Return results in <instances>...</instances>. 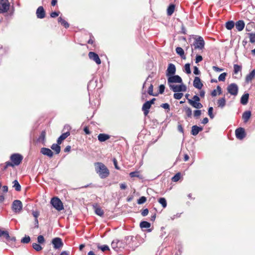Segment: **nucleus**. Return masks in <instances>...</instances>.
<instances>
[{"instance_id": "4", "label": "nucleus", "mask_w": 255, "mask_h": 255, "mask_svg": "<svg viewBox=\"0 0 255 255\" xmlns=\"http://www.w3.org/2000/svg\"><path fill=\"white\" fill-rule=\"evenodd\" d=\"M50 203L53 207L58 211H60L64 209L62 202L57 197L52 198Z\"/></svg>"}, {"instance_id": "62", "label": "nucleus", "mask_w": 255, "mask_h": 255, "mask_svg": "<svg viewBox=\"0 0 255 255\" xmlns=\"http://www.w3.org/2000/svg\"><path fill=\"white\" fill-rule=\"evenodd\" d=\"M165 89V87L163 85H160L159 87V93L160 94H162Z\"/></svg>"}, {"instance_id": "46", "label": "nucleus", "mask_w": 255, "mask_h": 255, "mask_svg": "<svg viewBox=\"0 0 255 255\" xmlns=\"http://www.w3.org/2000/svg\"><path fill=\"white\" fill-rule=\"evenodd\" d=\"M183 96V94L182 93H176V92H175V93H174V95H173V97L175 99L180 100V99H181L182 98Z\"/></svg>"}, {"instance_id": "18", "label": "nucleus", "mask_w": 255, "mask_h": 255, "mask_svg": "<svg viewBox=\"0 0 255 255\" xmlns=\"http://www.w3.org/2000/svg\"><path fill=\"white\" fill-rule=\"evenodd\" d=\"M203 130V128L201 127H198L196 125L193 126L192 127L191 133L193 135H197L199 132Z\"/></svg>"}, {"instance_id": "35", "label": "nucleus", "mask_w": 255, "mask_h": 255, "mask_svg": "<svg viewBox=\"0 0 255 255\" xmlns=\"http://www.w3.org/2000/svg\"><path fill=\"white\" fill-rule=\"evenodd\" d=\"M13 187L15 188V190L17 191H19L21 190V186L19 184L17 180H15L13 182Z\"/></svg>"}, {"instance_id": "6", "label": "nucleus", "mask_w": 255, "mask_h": 255, "mask_svg": "<svg viewBox=\"0 0 255 255\" xmlns=\"http://www.w3.org/2000/svg\"><path fill=\"white\" fill-rule=\"evenodd\" d=\"M179 85L169 84V87L174 92H185L187 90L186 86L182 83Z\"/></svg>"}, {"instance_id": "1", "label": "nucleus", "mask_w": 255, "mask_h": 255, "mask_svg": "<svg viewBox=\"0 0 255 255\" xmlns=\"http://www.w3.org/2000/svg\"><path fill=\"white\" fill-rule=\"evenodd\" d=\"M97 173L101 179H106L110 175V171L103 163L97 162Z\"/></svg>"}, {"instance_id": "14", "label": "nucleus", "mask_w": 255, "mask_h": 255, "mask_svg": "<svg viewBox=\"0 0 255 255\" xmlns=\"http://www.w3.org/2000/svg\"><path fill=\"white\" fill-rule=\"evenodd\" d=\"M36 16L38 18H43L45 16V12L42 6L38 7L36 12Z\"/></svg>"}, {"instance_id": "48", "label": "nucleus", "mask_w": 255, "mask_h": 255, "mask_svg": "<svg viewBox=\"0 0 255 255\" xmlns=\"http://www.w3.org/2000/svg\"><path fill=\"white\" fill-rule=\"evenodd\" d=\"M213 107H210L208 108V114L209 116L210 117V118L211 119H213L214 118V115L213 114Z\"/></svg>"}, {"instance_id": "56", "label": "nucleus", "mask_w": 255, "mask_h": 255, "mask_svg": "<svg viewBox=\"0 0 255 255\" xmlns=\"http://www.w3.org/2000/svg\"><path fill=\"white\" fill-rule=\"evenodd\" d=\"M148 93L150 95L154 96L153 94V85L150 84L148 89Z\"/></svg>"}, {"instance_id": "34", "label": "nucleus", "mask_w": 255, "mask_h": 255, "mask_svg": "<svg viewBox=\"0 0 255 255\" xmlns=\"http://www.w3.org/2000/svg\"><path fill=\"white\" fill-rule=\"evenodd\" d=\"M235 26V23L233 21H229L226 23V27L228 30L232 29Z\"/></svg>"}, {"instance_id": "7", "label": "nucleus", "mask_w": 255, "mask_h": 255, "mask_svg": "<svg viewBox=\"0 0 255 255\" xmlns=\"http://www.w3.org/2000/svg\"><path fill=\"white\" fill-rule=\"evenodd\" d=\"M227 90L231 95L236 96L238 93L239 88L236 84L232 83L228 86Z\"/></svg>"}, {"instance_id": "37", "label": "nucleus", "mask_w": 255, "mask_h": 255, "mask_svg": "<svg viewBox=\"0 0 255 255\" xmlns=\"http://www.w3.org/2000/svg\"><path fill=\"white\" fill-rule=\"evenodd\" d=\"M134 237L133 236H129L125 238L124 242L127 245H129L133 241Z\"/></svg>"}, {"instance_id": "43", "label": "nucleus", "mask_w": 255, "mask_h": 255, "mask_svg": "<svg viewBox=\"0 0 255 255\" xmlns=\"http://www.w3.org/2000/svg\"><path fill=\"white\" fill-rule=\"evenodd\" d=\"M227 75V74L226 72L221 74L218 77L219 81H222V82L225 81Z\"/></svg>"}, {"instance_id": "19", "label": "nucleus", "mask_w": 255, "mask_h": 255, "mask_svg": "<svg viewBox=\"0 0 255 255\" xmlns=\"http://www.w3.org/2000/svg\"><path fill=\"white\" fill-rule=\"evenodd\" d=\"M255 77V69L252 70L249 74H248L245 79L246 83H249Z\"/></svg>"}, {"instance_id": "12", "label": "nucleus", "mask_w": 255, "mask_h": 255, "mask_svg": "<svg viewBox=\"0 0 255 255\" xmlns=\"http://www.w3.org/2000/svg\"><path fill=\"white\" fill-rule=\"evenodd\" d=\"M52 243L55 249H59L61 248L63 245L62 240L60 238H54L52 241Z\"/></svg>"}, {"instance_id": "60", "label": "nucleus", "mask_w": 255, "mask_h": 255, "mask_svg": "<svg viewBox=\"0 0 255 255\" xmlns=\"http://www.w3.org/2000/svg\"><path fill=\"white\" fill-rule=\"evenodd\" d=\"M149 211L148 209L146 208L143 209L141 212V215L142 216L145 217L147 216L148 214Z\"/></svg>"}, {"instance_id": "58", "label": "nucleus", "mask_w": 255, "mask_h": 255, "mask_svg": "<svg viewBox=\"0 0 255 255\" xmlns=\"http://www.w3.org/2000/svg\"><path fill=\"white\" fill-rule=\"evenodd\" d=\"M32 214L35 219H37L39 216V212L38 211H32Z\"/></svg>"}, {"instance_id": "47", "label": "nucleus", "mask_w": 255, "mask_h": 255, "mask_svg": "<svg viewBox=\"0 0 255 255\" xmlns=\"http://www.w3.org/2000/svg\"><path fill=\"white\" fill-rule=\"evenodd\" d=\"M98 248L99 249H100L102 252H104L106 251H109V247L107 245H103V246H98Z\"/></svg>"}, {"instance_id": "38", "label": "nucleus", "mask_w": 255, "mask_h": 255, "mask_svg": "<svg viewBox=\"0 0 255 255\" xmlns=\"http://www.w3.org/2000/svg\"><path fill=\"white\" fill-rule=\"evenodd\" d=\"M176 53L179 55L181 57H183V56L184 55V50L180 47H178L176 48Z\"/></svg>"}, {"instance_id": "40", "label": "nucleus", "mask_w": 255, "mask_h": 255, "mask_svg": "<svg viewBox=\"0 0 255 255\" xmlns=\"http://www.w3.org/2000/svg\"><path fill=\"white\" fill-rule=\"evenodd\" d=\"M180 177L181 173L180 172H178L173 177H172L171 180L173 182H177L180 179Z\"/></svg>"}, {"instance_id": "5", "label": "nucleus", "mask_w": 255, "mask_h": 255, "mask_svg": "<svg viewBox=\"0 0 255 255\" xmlns=\"http://www.w3.org/2000/svg\"><path fill=\"white\" fill-rule=\"evenodd\" d=\"M10 159L15 166H17L21 162L23 157L20 154L14 153L10 156Z\"/></svg>"}, {"instance_id": "63", "label": "nucleus", "mask_w": 255, "mask_h": 255, "mask_svg": "<svg viewBox=\"0 0 255 255\" xmlns=\"http://www.w3.org/2000/svg\"><path fill=\"white\" fill-rule=\"evenodd\" d=\"M193 69V73L194 74L199 75L200 74V72L197 67L194 66Z\"/></svg>"}, {"instance_id": "36", "label": "nucleus", "mask_w": 255, "mask_h": 255, "mask_svg": "<svg viewBox=\"0 0 255 255\" xmlns=\"http://www.w3.org/2000/svg\"><path fill=\"white\" fill-rule=\"evenodd\" d=\"M46 136V132L45 131H42L40 133L39 137H38V141L39 142H44L45 140Z\"/></svg>"}, {"instance_id": "27", "label": "nucleus", "mask_w": 255, "mask_h": 255, "mask_svg": "<svg viewBox=\"0 0 255 255\" xmlns=\"http://www.w3.org/2000/svg\"><path fill=\"white\" fill-rule=\"evenodd\" d=\"M217 105L219 107L223 108L226 105V99L225 97L219 99L217 101Z\"/></svg>"}, {"instance_id": "2", "label": "nucleus", "mask_w": 255, "mask_h": 255, "mask_svg": "<svg viewBox=\"0 0 255 255\" xmlns=\"http://www.w3.org/2000/svg\"><path fill=\"white\" fill-rule=\"evenodd\" d=\"M194 48H192V51L193 52L194 49L202 50L204 48L205 41L203 38L201 36H198L195 38L193 43Z\"/></svg>"}, {"instance_id": "17", "label": "nucleus", "mask_w": 255, "mask_h": 255, "mask_svg": "<svg viewBox=\"0 0 255 255\" xmlns=\"http://www.w3.org/2000/svg\"><path fill=\"white\" fill-rule=\"evenodd\" d=\"M40 152L43 155H46L49 157H52L53 155V153L51 149L46 147H42L41 149Z\"/></svg>"}, {"instance_id": "61", "label": "nucleus", "mask_w": 255, "mask_h": 255, "mask_svg": "<svg viewBox=\"0 0 255 255\" xmlns=\"http://www.w3.org/2000/svg\"><path fill=\"white\" fill-rule=\"evenodd\" d=\"M60 12L54 11L51 13L50 16L55 18L59 15Z\"/></svg>"}, {"instance_id": "26", "label": "nucleus", "mask_w": 255, "mask_h": 255, "mask_svg": "<svg viewBox=\"0 0 255 255\" xmlns=\"http://www.w3.org/2000/svg\"><path fill=\"white\" fill-rule=\"evenodd\" d=\"M251 116V112L249 111H247L243 114L242 118L245 122L248 121Z\"/></svg>"}, {"instance_id": "25", "label": "nucleus", "mask_w": 255, "mask_h": 255, "mask_svg": "<svg viewBox=\"0 0 255 255\" xmlns=\"http://www.w3.org/2000/svg\"><path fill=\"white\" fill-rule=\"evenodd\" d=\"M121 243L122 241L116 239L114 240L111 244L112 248L115 250L118 251V249H119L118 244H121Z\"/></svg>"}, {"instance_id": "22", "label": "nucleus", "mask_w": 255, "mask_h": 255, "mask_svg": "<svg viewBox=\"0 0 255 255\" xmlns=\"http://www.w3.org/2000/svg\"><path fill=\"white\" fill-rule=\"evenodd\" d=\"M249 94L248 93L244 94L241 98L240 102L243 105H246L248 103Z\"/></svg>"}, {"instance_id": "53", "label": "nucleus", "mask_w": 255, "mask_h": 255, "mask_svg": "<svg viewBox=\"0 0 255 255\" xmlns=\"http://www.w3.org/2000/svg\"><path fill=\"white\" fill-rule=\"evenodd\" d=\"M89 58L96 62V53L94 52H90L89 53Z\"/></svg>"}, {"instance_id": "11", "label": "nucleus", "mask_w": 255, "mask_h": 255, "mask_svg": "<svg viewBox=\"0 0 255 255\" xmlns=\"http://www.w3.org/2000/svg\"><path fill=\"white\" fill-rule=\"evenodd\" d=\"M235 134L236 137L239 139H243L246 136L245 130L243 128H239L236 129Z\"/></svg>"}, {"instance_id": "30", "label": "nucleus", "mask_w": 255, "mask_h": 255, "mask_svg": "<svg viewBox=\"0 0 255 255\" xmlns=\"http://www.w3.org/2000/svg\"><path fill=\"white\" fill-rule=\"evenodd\" d=\"M175 9V5L173 4H171L167 8V13L168 15H171L173 14Z\"/></svg>"}, {"instance_id": "8", "label": "nucleus", "mask_w": 255, "mask_h": 255, "mask_svg": "<svg viewBox=\"0 0 255 255\" xmlns=\"http://www.w3.org/2000/svg\"><path fill=\"white\" fill-rule=\"evenodd\" d=\"M10 3L8 0H0V13L7 12L9 9Z\"/></svg>"}, {"instance_id": "64", "label": "nucleus", "mask_w": 255, "mask_h": 255, "mask_svg": "<svg viewBox=\"0 0 255 255\" xmlns=\"http://www.w3.org/2000/svg\"><path fill=\"white\" fill-rule=\"evenodd\" d=\"M213 69L216 71V72H221L222 71H223V68H219L217 66H213Z\"/></svg>"}, {"instance_id": "31", "label": "nucleus", "mask_w": 255, "mask_h": 255, "mask_svg": "<svg viewBox=\"0 0 255 255\" xmlns=\"http://www.w3.org/2000/svg\"><path fill=\"white\" fill-rule=\"evenodd\" d=\"M58 22L60 23L62 25H63L65 28H68L69 26V23L66 21L64 19H63L61 17H59L58 19Z\"/></svg>"}, {"instance_id": "28", "label": "nucleus", "mask_w": 255, "mask_h": 255, "mask_svg": "<svg viewBox=\"0 0 255 255\" xmlns=\"http://www.w3.org/2000/svg\"><path fill=\"white\" fill-rule=\"evenodd\" d=\"M51 148L52 150L55 151L56 154H59L60 152L61 147L59 146V144L58 143L57 144H56V143L53 144L52 145V146H51Z\"/></svg>"}, {"instance_id": "9", "label": "nucleus", "mask_w": 255, "mask_h": 255, "mask_svg": "<svg viewBox=\"0 0 255 255\" xmlns=\"http://www.w3.org/2000/svg\"><path fill=\"white\" fill-rule=\"evenodd\" d=\"M12 208L15 213H19L22 208V202L18 200H14L12 204Z\"/></svg>"}, {"instance_id": "55", "label": "nucleus", "mask_w": 255, "mask_h": 255, "mask_svg": "<svg viewBox=\"0 0 255 255\" xmlns=\"http://www.w3.org/2000/svg\"><path fill=\"white\" fill-rule=\"evenodd\" d=\"M104 215V211L100 208L97 207V215L102 216Z\"/></svg>"}, {"instance_id": "33", "label": "nucleus", "mask_w": 255, "mask_h": 255, "mask_svg": "<svg viewBox=\"0 0 255 255\" xmlns=\"http://www.w3.org/2000/svg\"><path fill=\"white\" fill-rule=\"evenodd\" d=\"M150 223L147 221H142L140 223V227L141 229L148 228L150 227Z\"/></svg>"}, {"instance_id": "39", "label": "nucleus", "mask_w": 255, "mask_h": 255, "mask_svg": "<svg viewBox=\"0 0 255 255\" xmlns=\"http://www.w3.org/2000/svg\"><path fill=\"white\" fill-rule=\"evenodd\" d=\"M32 248L37 252L40 251L42 249V247L37 243H33Z\"/></svg>"}, {"instance_id": "51", "label": "nucleus", "mask_w": 255, "mask_h": 255, "mask_svg": "<svg viewBox=\"0 0 255 255\" xmlns=\"http://www.w3.org/2000/svg\"><path fill=\"white\" fill-rule=\"evenodd\" d=\"M130 177H138L139 176V172L137 171L131 172L129 173Z\"/></svg>"}, {"instance_id": "24", "label": "nucleus", "mask_w": 255, "mask_h": 255, "mask_svg": "<svg viewBox=\"0 0 255 255\" xmlns=\"http://www.w3.org/2000/svg\"><path fill=\"white\" fill-rule=\"evenodd\" d=\"M236 28L238 31H242L245 27V23L243 20H239L236 23Z\"/></svg>"}, {"instance_id": "3", "label": "nucleus", "mask_w": 255, "mask_h": 255, "mask_svg": "<svg viewBox=\"0 0 255 255\" xmlns=\"http://www.w3.org/2000/svg\"><path fill=\"white\" fill-rule=\"evenodd\" d=\"M0 237H2L5 239L7 244H9L10 246L14 245L16 239L13 236H10L8 231L0 229Z\"/></svg>"}, {"instance_id": "23", "label": "nucleus", "mask_w": 255, "mask_h": 255, "mask_svg": "<svg viewBox=\"0 0 255 255\" xmlns=\"http://www.w3.org/2000/svg\"><path fill=\"white\" fill-rule=\"evenodd\" d=\"M70 135V132L69 131L66 132L63 134H62L58 138L57 142V143L60 144L63 140L66 139L69 135Z\"/></svg>"}, {"instance_id": "16", "label": "nucleus", "mask_w": 255, "mask_h": 255, "mask_svg": "<svg viewBox=\"0 0 255 255\" xmlns=\"http://www.w3.org/2000/svg\"><path fill=\"white\" fill-rule=\"evenodd\" d=\"M188 102L191 106L196 109H200L203 107L202 104L199 102L193 101L191 99H188Z\"/></svg>"}, {"instance_id": "57", "label": "nucleus", "mask_w": 255, "mask_h": 255, "mask_svg": "<svg viewBox=\"0 0 255 255\" xmlns=\"http://www.w3.org/2000/svg\"><path fill=\"white\" fill-rule=\"evenodd\" d=\"M203 60L202 56L200 55H197L195 59V62L198 63Z\"/></svg>"}, {"instance_id": "29", "label": "nucleus", "mask_w": 255, "mask_h": 255, "mask_svg": "<svg viewBox=\"0 0 255 255\" xmlns=\"http://www.w3.org/2000/svg\"><path fill=\"white\" fill-rule=\"evenodd\" d=\"M183 110L185 112L187 117L188 118H191L192 116V110L190 108L185 106L183 108Z\"/></svg>"}, {"instance_id": "10", "label": "nucleus", "mask_w": 255, "mask_h": 255, "mask_svg": "<svg viewBox=\"0 0 255 255\" xmlns=\"http://www.w3.org/2000/svg\"><path fill=\"white\" fill-rule=\"evenodd\" d=\"M167 82L168 85L171 84V83H182V80L181 78L179 75H172V76H170L167 77Z\"/></svg>"}, {"instance_id": "15", "label": "nucleus", "mask_w": 255, "mask_h": 255, "mask_svg": "<svg viewBox=\"0 0 255 255\" xmlns=\"http://www.w3.org/2000/svg\"><path fill=\"white\" fill-rule=\"evenodd\" d=\"M193 86L195 88L201 89L203 85L199 77H195L193 81Z\"/></svg>"}, {"instance_id": "42", "label": "nucleus", "mask_w": 255, "mask_h": 255, "mask_svg": "<svg viewBox=\"0 0 255 255\" xmlns=\"http://www.w3.org/2000/svg\"><path fill=\"white\" fill-rule=\"evenodd\" d=\"M250 38V42L253 43L255 42V32L248 33Z\"/></svg>"}, {"instance_id": "21", "label": "nucleus", "mask_w": 255, "mask_h": 255, "mask_svg": "<svg viewBox=\"0 0 255 255\" xmlns=\"http://www.w3.org/2000/svg\"><path fill=\"white\" fill-rule=\"evenodd\" d=\"M110 138V136L106 133H100L98 136V140L101 142H104L109 139Z\"/></svg>"}, {"instance_id": "49", "label": "nucleus", "mask_w": 255, "mask_h": 255, "mask_svg": "<svg viewBox=\"0 0 255 255\" xmlns=\"http://www.w3.org/2000/svg\"><path fill=\"white\" fill-rule=\"evenodd\" d=\"M30 237L29 236H26L21 239V242L23 244H27L30 242Z\"/></svg>"}, {"instance_id": "32", "label": "nucleus", "mask_w": 255, "mask_h": 255, "mask_svg": "<svg viewBox=\"0 0 255 255\" xmlns=\"http://www.w3.org/2000/svg\"><path fill=\"white\" fill-rule=\"evenodd\" d=\"M158 202L161 205L163 208L167 206V202L165 198L161 197L158 200Z\"/></svg>"}, {"instance_id": "59", "label": "nucleus", "mask_w": 255, "mask_h": 255, "mask_svg": "<svg viewBox=\"0 0 255 255\" xmlns=\"http://www.w3.org/2000/svg\"><path fill=\"white\" fill-rule=\"evenodd\" d=\"M160 107L165 109L169 110H170V106L168 103H164L160 105Z\"/></svg>"}, {"instance_id": "13", "label": "nucleus", "mask_w": 255, "mask_h": 255, "mask_svg": "<svg viewBox=\"0 0 255 255\" xmlns=\"http://www.w3.org/2000/svg\"><path fill=\"white\" fill-rule=\"evenodd\" d=\"M175 66L172 63H169L168 64L167 69L166 70V76L169 77L170 76H172V75H174L175 74Z\"/></svg>"}, {"instance_id": "54", "label": "nucleus", "mask_w": 255, "mask_h": 255, "mask_svg": "<svg viewBox=\"0 0 255 255\" xmlns=\"http://www.w3.org/2000/svg\"><path fill=\"white\" fill-rule=\"evenodd\" d=\"M37 242L39 244H43L45 242V239L43 236L40 235L37 237Z\"/></svg>"}, {"instance_id": "20", "label": "nucleus", "mask_w": 255, "mask_h": 255, "mask_svg": "<svg viewBox=\"0 0 255 255\" xmlns=\"http://www.w3.org/2000/svg\"><path fill=\"white\" fill-rule=\"evenodd\" d=\"M151 105L148 102V101H146L145 103H144L142 106V110L143 112V113L145 116L147 115V114L149 113V110L150 108Z\"/></svg>"}, {"instance_id": "44", "label": "nucleus", "mask_w": 255, "mask_h": 255, "mask_svg": "<svg viewBox=\"0 0 255 255\" xmlns=\"http://www.w3.org/2000/svg\"><path fill=\"white\" fill-rule=\"evenodd\" d=\"M184 69L185 72L189 74L191 73V70H190V64L189 63H186L185 64L184 66Z\"/></svg>"}, {"instance_id": "52", "label": "nucleus", "mask_w": 255, "mask_h": 255, "mask_svg": "<svg viewBox=\"0 0 255 255\" xmlns=\"http://www.w3.org/2000/svg\"><path fill=\"white\" fill-rule=\"evenodd\" d=\"M201 111L200 110H196L194 111V117L197 119L201 115Z\"/></svg>"}, {"instance_id": "50", "label": "nucleus", "mask_w": 255, "mask_h": 255, "mask_svg": "<svg viewBox=\"0 0 255 255\" xmlns=\"http://www.w3.org/2000/svg\"><path fill=\"white\" fill-rule=\"evenodd\" d=\"M14 166V164L13 163L12 161H7L5 162V165H4L3 169L5 170L9 166L13 167Z\"/></svg>"}, {"instance_id": "45", "label": "nucleus", "mask_w": 255, "mask_h": 255, "mask_svg": "<svg viewBox=\"0 0 255 255\" xmlns=\"http://www.w3.org/2000/svg\"><path fill=\"white\" fill-rule=\"evenodd\" d=\"M146 201V198L144 196H141L137 200V204H142L145 203Z\"/></svg>"}, {"instance_id": "41", "label": "nucleus", "mask_w": 255, "mask_h": 255, "mask_svg": "<svg viewBox=\"0 0 255 255\" xmlns=\"http://www.w3.org/2000/svg\"><path fill=\"white\" fill-rule=\"evenodd\" d=\"M242 69V67L238 64L234 65V73L235 74L238 73V72Z\"/></svg>"}]
</instances>
